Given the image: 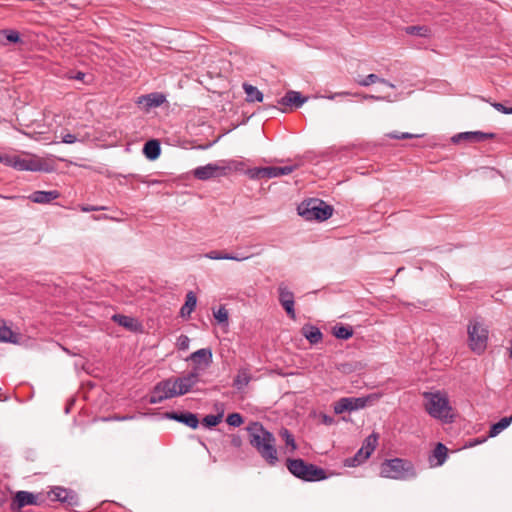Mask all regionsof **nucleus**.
<instances>
[{
  "label": "nucleus",
  "mask_w": 512,
  "mask_h": 512,
  "mask_svg": "<svg viewBox=\"0 0 512 512\" xmlns=\"http://www.w3.org/2000/svg\"><path fill=\"white\" fill-rule=\"evenodd\" d=\"M250 445L257 451L261 458L270 466H275L278 461L276 438L258 421L250 422L246 427Z\"/></svg>",
  "instance_id": "1"
},
{
  "label": "nucleus",
  "mask_w": 512,
  "mask_h": 512,
  "mask_svg": "<svg viewBox=\"0 0 512 512\" xmlns=\"http://www.w3.org/2000/svg\"><path fill=\"white\" fill-rule=\"evenodd\" d=\"M423 396L425 399V410L431 417L444 423L453 422L452 407L445 393L441 391L425 392Z\"/></svg>",
  "instance_id": "2"
},
{
  "label": "nucleus",
  "mask_w": 512,
  "mask_h": 512,
  "mask_svg": "<svg viewBox=\"0 0 512 512\" xmlns=\"http://www.w3.org/2000/svg\"><path fill=\"white\" fill-rule=\"evenodd\" d=\"M382 477L396 480H407L416 477V470L413 463L402 458L385 460L380 467Z\"/></svg>",
  "instance_id": "3"
},
{
  "label": "nucleus",
  "mask_w": 512,
  "mask_h": 512,
  "mask_svg": "<svg viewBox=\"0 0 512 512\" xmlns=\"http://www.w3.org/2000/svg\"><path fill=\"white\" fill-rule=\"evenodd\" d=\"M298 214L306 221H325L333 214L332 206L321 199L310 198L304 200L297 207Z\"/></svg>",
  "instance_id": "4"
},
{
  "label": "nucleus",
  "mask_w": 512,
  "mask_h": 512,
  "mask_svg": "<svg viewBox=\"0 0 512 512\" xmlns=\"http://www.w3.org/2000/svg\"><path fill=\"white\" fill-rule=\"evenodd\" d=\"M286 466L289 472L295 477L304 481H320L326 478L324 469L305 462L303 459H287Z\"/></svg>",
  "instance_id": "5"
},
{
  "label": "nucleus",
  "mask_w": 512,
  "mask_h": 512,
  "mask_svg": "<svg viewBox=\"0 0 512 512\" xmlns=\"http://www.w3.org/2000/svg\"><path fill=\"white\" fill-rule=\"evenodd\" d=\"M469 348L476 354H482L488 343V329L478 320H471L467 327Z\"/></svg>",
  "instance_id": "6"
},
{
  "label": "nucleus",
  "mask_w": 512,
  "mask_h": 512,
  "mask_svg": "<svg viewBox=\"0 0 512 512\" xmlns=\"http://www.w3.org/2000/svg\"><path fill=\"white\" fill-rule=\"evenodd\" d=\"M175 396H178L177 387L174 378H169L159 382L154 387L149 402L151 404H157Z\"/></svg>",
  "instance_id": "7"
},
{
  "label": "nucleus",
  "mask_w": 512,
  "mask_h": 512,
  "mask_svg": "<svg viewBox=\"0 0 512 512\" xmlns=\"http://www.w3.org/2000/svg\"><path fill=\"white\" fill-rule=\"evenodd\" d=\"M227 167L219 163H209L205 166H199L192 171L194 178L202 181L209 180L220 176H225Z\"/></svg>",
  "instance_id": "8"
},
{
  "label": "nucleus",
  "mask_w": 512,
  "mask_h": 512,
  "mask_svg": "<svg viewBox=\"0 0 512 512\" xmlns=\"http://www.w3.org/2000/svg\"><path fill=\"white\" fill-rule=\"evenodd\" d=\"M199 368L194 367L187 375L182 377L174 378L178 396L184 395L191 391V389L196 385L199 381Z\"/></svg>",
  "instance_id": "9"
},
{
  "label": "nucleus",
  "mask_w": 512,
  "mask_h": 512,
  "mask_svg": "<svg viewBox=\"0 0 512 512\" xmlns=\"http://www.w3.org/2000/svg\"><path fill=\"white\" fill-rule=\"evenodd\" d=\"M378 444V434L372 433L365 438L361 448L354 454V466L364 462L370 457Z\"/></svg>",
  "instance_id": "10"
},
{
  "label": "nucleus",
  "mask_w": 512,
  "mask_h": 512,
  "mask_svg": "<svg viewBox=\"0 0 512 512\" xmlns=\"http://www.w3.org/2000/svg\"><path fill=\"white\" fill-rule=\"evenodd\" d=\"M279 302L287 315L292 319H296V313L294 309V294L291 292L284 283L278 286Z\"/></svg>",
  "instance_id": "11"
},
{
  "label": "nucleus",
  "mask_w": 512,
  "mask_h": 512,
  "mask_svg": "<svg viewBox=\"0 0 512 512\" xmlns=\"http://www.w3.org/2000/svg\"><path fill=\"white\" fill-rule=\"evenodd\" d=\"M11 165L20 171H41L43 170V162L36 158H20L14 157Z\"/></svg>",
  "instance_id": "12"
},
{
  "label": "nucleus",
  "mask_w": 512,
  "mask_h": 512,
  "mask_svg": "<svg viewBox=\"0 0 512 512\" xmlns=\"http://www.w3.org/2000/svg\"><path fill=\"white\" fill-rule=\"evenodd\" d=\"M495 136L496 135L494 133H487V132H481V131H468V132H462V133H458V134L454 135L452 137V142L459 143L462 140H467L470 142L479 143V142H484L488 139H493V138H495Z\"/></svg>",
  "instance_id": "13"
},
{
  "label": "nucleus",
  "mask_w": 512,
  "mask_h": 512,
  "mask_svg": "<svg viewBox=\"0 0 512 512\" xmlns=\"http://www.w3.org/2000/svg\"><path fill=\"white\" fill-rule=\"evenodd\" d=\"M37 496L27 491H18L11 503V510L20 512L21 509L27 505H36Z\"/></svg>",
  "instance_id": "14"
},
{
  "label": "nucleus",
  "mask_w": 512,
  "mask_h": 512,
  "mask_svg": "<svg viewBox=\"0 0 512 512\" xmlns=\"http://www.w3.org/2000/svg\"><path fill=\"white\" fill-rule=\"evenodd\" d=\"M166 101V96L159 92H154L146 95H142L138 98L136 103L145 111H149L151 108L159 107Z\"/></svg>",
  "instance_id": "15"
},
{
  "label": "nucleus",
  "mask_w": 512,
  "mask_h": 512,
  "mask_svg": "<svg viewBox=\"0 0 512 512\" xmlns=\"http://www.w3.org/2000/svg\"><path fill=\"white\" fill-rule=\"evenodd\" d=\"M299 168V164H292V165H286L283 167H276V166H268V167H260V170L258 171L260 174L266 176V178H276L283 175H288L294 172L296 169Z\"/></svg>",
  "instance_id": "16"
},
{
  "label": "nucleus",
  "mask_w": 512,
  "mask_h": 512,
  "mask_svg": "<svg viewBox=\"0 0 512 512\" xmlns=\"http://www.w3.org/2000/svg\"><path fill=\"white\" fill-rule=\"evenodd\" d=\"M169 419L178 421L186 426L196 429L199 425V419L196 414L191 412H171L167 414Z\"/></svg>",
  "instance_id": "17"
},
{
  "label": "nucleus",
  "mask_w": 512,
  "mask_h": 512,
  "mask_svg": "<svg viewBox=\"0 0 512 512\" xmlns=\"http://www.w3.org/2000/svg\"><path fill=\"white\" fill-rule=\"evenodd\" d=\"M60 197V193L57 190L51 191H35L30 196L29 199L34 203L39 204H47L56 200Z\"/></svg>",
  "instance_id": "18"
},
{
  "label": "nucleus",
  "mask_w": 512,
  "mask_h": 512,
  "mask_svg": "<svg viewBox=\"0 0 512 512\" xmlns=\"http://www.w3.org/2000/svg\"><path fill=\"white\" fill-rule=\"evenodd\" d=\"M448 457V449L443 443H437L433 449L429 462L432 466H442Z\"/></svg>",
  "instance_id": "19"
},
{
  "label": "nucleus",
  "mask_w": 512,
  "mask_h": 512,
  "mask_svg": "<svg viewBox=\"0 0 512 512\" xmlns=\"http://www.w3.org/2000/svg\"><path fill=\"white\" fill-rule=\"evenodd\" d=\"M205 257L212 260H233V261H244L251 257V255L245 254H230L218 250H212L205 254Z\"/></svg>",
  "instance_id": "20"
},
{
  "label": "nucleus",
  "mask_w": 512,
  "mask_h": 512,
  "mask_svg": "<svg viewBox=\"0 0 512 512\" xmlns=\"http://www.w3.org/2000/svg\"><path fill=\"white\" fill-rule=\"evenodd\" d=\"M307 98L303 97L297 91H288L280 100L279 104L284 106L300 107L306 102Z\"/></svg>",
  "instance_id": "21"
},
{
  "label": "nucleus",
  "mask_w": 512,
  "mask_h": 512,
  "mask_svg": "<svg viewBox=\"0 0 512 512\" xmlns=\"http://www.w3.org/2000/svg\"><path fill=\"white\" fill-rule=\"evenodd\" d=\"M187 360L194 362L196 364L195 367H198L201 362H203L205 366H208L212 362V351L209 348L199 349L193 352Z\"/></svg>",
  "instance_id": "22"
},
{
  "label": "nucleus",
  "mask_w": 512,
  "mask_h": 512,
  "mask_svg": "<svg viewBox=\"0 0 512 512\" xmlns=\"http://www.w3.org/2000/svg\"><path fill=\"white\" fill-rule=\"evenodd\" d=\"M380 397L381 394L375 392L365 396L354 397V410L372 406L378 402Z\"/></svg>",
  "instance_id": "23"
},
{
  "label": "nucleus",
  "mask_w": 512,
  "mask_h": 512,
  "mask_svg": "<svg viewBox=\"0 0 512 512\" xmlns=\"http://www.w3.org/2000/svg\"><path fill=\"white\" fill-rule=\"evenodd\" d=\"M301 332L311 344L319 343L323 337L319 328L309 324L304 325Z\"/></svg>",
  "instance_id": "24"
},
{
  "label": "nucleus",
  "mask_w": 512,
  "mask_h": 512,
  "mask_svg": "<svg viewBox=\"0 0 512 512\" xmlns=\"http://www.w3.org/2000/svg\"><path fill=\"white\" fill-rule=\"evenodd\" d=\"M112 320L130 331H136L138 328V322L130 316L115 314L112 316Z\"/></svg>",
  "instance_id": "25"
},
{
  "label": "nucleus",
  "mask_w": 512,
  "mask_h": 512,
  "mask_svg": "<svg viewBox=\"0 0 512 512\" xmlns=\"http://www.w3.org/2000/svg\"><path fill=\"white\" fill-rule=\"evenodd\" d=\"M250 381H251L250 370L248 368H240L238 370L236 377L234 378L233 386L236 389L241 390L245 386H247Z\"/></svg>",
  "instance_id": "26"
},
{
  "label": "nucleus",
  "mask_w": 512,
  "mask_h": 512,
  "mask_svg": "<svg viewBox=\"0 0 512 512\" xmlns=\"http://www.w3.org/2000/svg\"><path fill=\"white\" fill-rule=\"evenodd\" d=\"M143 152L150 160H155L161 153L160 143L158 140H149L144 144Z\"/></svg>",
  "instance_id": "27"
},
{
  "label": "nucleus",
  "mask_w": 512,
  "mask_h": 512,
  "mask_svg": "<svg viewBox=\"0 0 512 512\" xmlns=\"http://www.w3.org/2000/svg\"><path fill=\"white\" fill-rule=\"evenodd\" d=\"M243 89L246 93L247 102H262L263 101V93L255 86L244 83Z\"/></svg>",
  "instance_id": "28"
},
{
  "label": "nucleus",
  "mask_w": 512,
  "mask_h": 512,
  "mask_svg": "<svg viewBox=\"0 0 512 512\" xmlns=\"http://www.w3.org/2000/svg\"><path fill=\"white\" fill-rule=\"evenodd\" d=\"M197 298L195 294L190 291L186 295V301L184 305L180 309V314L182 317H190L191 313L196 307Z\"/></svg>",
  "instance_id": "29"
},
{
  "label": "nucleus",
  "mask_w": 512,
  "mask_h": 512,
  "mask_svg": "<svg viewBox=\"0 0 512 512\" xmlns=\"http://www.w3.org/2000/svg\"><path fill=\"white\" fill-rule=\"evenodd\" d=\"M0 342L18 343V335L7 327L3 320H0Z\"/></svg>",
  "instance_id": "30"
},
{
  "label": "nucleus",
  "mask_w": 512,
  "mask_h": 512,
  "mask_svg": "<svg viewBox=\"0 0 512 512\" xmlns=\"http://www.w3.org/2000/svg\"><path fill=\"white\" fill-rule=\"evenodd\" d=\"M512 423V416L503 417L498 422L494 423L489 430V437H496L504 429H506Z\"/></svg>",
  "instance_id": "31"
},
{
  "label": "nucleus",
  "mask_w": 512,
  "mask_h": 512,
  "mask_svg": "<svg viewBox=\"0 0 512 512\" xmlns=\"http://www.w3.org/2000/svg\"><path fill=\"white\" fill-rule=\"evenodd\" d=\"M357 83L364 87L369 86L374 83H383L391 88H394V85L392 83L388 82L387 80H385L383 78H380L376 74H369L368 76H366L364 78H360L357 80Z\"/></svg>",
  "instance_id": "32"
},
{
  "label": "nucleus",
  "mask_w": 512,
  "mask_h": 512,
  "mask_svg": "<svg viewBox=\"0 0 512 512\" xmlns=\"http://www.w3.org/2000/svg\"><path fill=\"white\" fill-rule=\"evenodd\" d=\"M20 41V35L15 30H3L0 32V43H17Z\"/></svg>",
  "instance_id": "33"
},
{
  "label": "nucleus",
  "mask_w": 512,
  "mask_h": 512,
  "mask_svg": "<svg viewBox=\"0 0 512 512\" xmlns=\"http://www.w3.org/2000/svg\"><path fill=\"white\" fill-rule=\"evenodd\" d=\"M345 411H352V398L350 397L341 398L334 404V412L336 414H341Z\"/></svg>",
  "instance_id": "34"
},
{
  "label": "nucleus",
  "mask_w": 512,
  "mask_h": 512,
  "mask_svg": "<svg viewBox=\"0 0 512 512\" xmlns=\"http://www.w3.org/2000/svg\"><path fill=\"white\" fill-rule=\"evenodd\" d=\"M279 435L285 441L286 446L290 447L291 452H294L297 449L295 438L288 429L282 428L279 432Z\"/></svg>",
  "instance_id": "35"
},
{
  "label": "nucleus",
  "mask_w": 512,
  "mask_h": 512,
  "mask_svg": "<svg viewBox=\"0 0 512 512\" xmlns=\"http://www.w3.org/2000/svg\"><path fill=\"white\" fill-rule=\"evenodd\" d=\"M409 35L428 37L430 35V29L426 26H408L405 29Z\"/></svg>",
  "instance_id": "36"
},
{
  "label": "nucleus",
  "mask_w": 512,
  "mask_h": 512,
  "mask_svg": "<svg viewBox=\"0 0 512 512\" xmlns=\"http://www.w3.org/2000/svg\"><path fill=\"white\" fill-rule=\"evenodd\" d=\"M68 495V489L62 488V487H55L51 490L49 493V496L52 500H57L62 503H64L65 500H67Z\"/></svg>",
  "instance_id": "37"
},
{
  "label": "nucleus",
  "mask_w": 512,
  "mask_h": 512,
  "mask_svg": "<svg viewBox=\"0 0 512 512\" xmlns=\"http://www.w3.org/2000/svg\"><path fill=\"white\" fill-rule=\"evenodd\" d=\"M222 417H223V415L221 413L217 414V415H212V414L206 415L203 418L202 423L205 427L211 428V427L218 425L221 422Z\"/></svg>",
  "instance_id": "38"
},
{
  "label": "nucleus",
  "mask_w": 512,
  "mask_h": 512,
  "mask_svg": "<svg viewBox=\"0 0 512 512\" xmlns=\"http://www.w3.org/2000/svg\"><path fill=\"white\" fill-rule=\"evenodd\" d=\"M226 422L233 427H239L244 423V418L240 413L234 412L227 416Z\"/></svg>",
  "instance_id": "39"
},
{
  "label": "nucleus",
  "mask_w": 512,
  "mask_h": 512,
  "mask_svg": "<svg viewBox=\"0 0 512 512\" xmlns=\"http://www.w3.org/2000/svg\"><path fill=\"white\" fill-rule=\"evenodd\" d=\"M333 334L339 339H348L352 336V330L344 326H335Z\"/></svg>",
  "instance_id": "40"
},
{
  "label": "nucleus",
  "mask_w": 512,
  "mask_h": 512,
  "mask_svg": "<svg viewBox=\"0 0 512 512\" xmlns=\"http://www.w3.org/2000/svg\"><path fill=\"white\" fill-rule=\"evenodd\" d=\"M214 318L222 324L228 323V311L225 306H220L217 311L213 312Z\"/></svg>",
  "instance_id": "41"
},
{
  "label": "nucleus",
  "mask_w": 512,
  "mask_h": 512,
  "mask_svg": "<svg viewBox=\"0 0 512 512\" xmlns=\"http://www.w3.org/2000/svg\"><path fill=\"white\" fill-rule=\"evenodd\" d=\"M189 343V337L182 334L177 338L176 346L179 350H187L189 348Z\"/></svg>",
  "instance_id": "42"
},
{
  "label": "nucleus",
  "mask_w": 512,
  "mask_h": 512,
  "mask_svg": "<svg viewBox=\"0 0 512 512\" xmlns=\"http://www.w3.org/2000/svg\"><path fill=\"white\" fill-rule=\"evenodd\" d=\"M492 106L499 112L503 114H512V107H506L504 104L496 102L493 103Z\"/></svg>",
  "instance_id": "43"
},
{
  "label": "nucleus",
  "mask_w": 512,
  "mask_h": 512,
  "mask_svg": "<svg viewBox=\"0 0 512 512\" xmlns=\"http://www.w3.org/2000/svg\"><path fill=\"white\" fill-rule=\"evenodd\" d=\"M77 502H78L77 495L73 491L68 490L67 500H65L64 503L69 506H74V505H77Z\"/></svg>",
  "instance_id": "44"
},
{
  "label": "nucleus",
  "mask_w": 512,
  "mask_h": 512,
  "mask_svg": "<svg viewBox=\"0 0 512 512\" xmlns=\"http://www.w3.org/2000/svg\"><path fill=\"white\" fill-rule=\"evenodd\" d=\"M62 142L66 144H72L77 141V137L74 134L67 133L62 136Z\"/></svg>",
  "instance_id": "45"
},
{
  "label": "nucleus",
  "mask_w": 512,
  "mask_h": 512,
  "mask_svg": "<svg viewBox=\"0 0 512 512\" xmlns=\"http://www.w3.org/2000/svg\"><path fill=\"white\" fill-rule=\"evenodd\" d=\"M231 445L235 448H240L242 446V439L238 435H233L231 438Z\"/></svg>",
  "instance_id": "46"
},
{
  "label": "nucleus",
  "mask_w": 512,
  "mask_h": 512,
  "mask_svg": "<svg viewBox=\"0 0 512 512\" xmlns=\"http://www.w3.org/2000/svg\"><path fill=\"white\" fill-rule=\"evenodd\" d=\"M105 207H98V206H82L81 207V211L83 212H91V211H101V210H104Z\"/></svg>",
  "instance_id": "47"
},
{
  "label": "nucleus",
  "mask_w": 512,
  "mask_h": 512,
  "mask_svg": "<svg viewBox=\"0 0 512 512\" xmlns=\"http://www.w3.org/2000/svg\"><path fill=\"white\" fill-rule=\"evenodd\" d=\"M353 97H354V99L359 98L360 100H363V99L380 100V99H382L381 97H377V96H373V95H362V94H358V93H354Z\"/></svg>",
  "instance_id": "48"
},
{
  "label": "nucleus",
  "mask_w": 512,
  "mask_h": 512,
  "mask_svg": "<svg viewBox=\"0 0 512 512\" xmlns=\"http://www.w3.org/2000/svg\"><path fill=\"white\" fill-rule=\"evenodd\" d=\"M422 136H423V134H412V133H408V132H402L401 133V138L402 139L420 138Z\"/></svg>",
  "instance_id": "49"
},
{
  "label": "nucleus",
  "mask_w": 512,
  "mask_h": 512,
  "mask_svg": "<svg viewBox=\"0 0 512 512\" xmlns=\"http://www.w3.org/2000/svg\"><path fill=\"white\" fill-rule=\"evenodd\" d=\"M401 133L402 132L393 131V132L387 133L385 136L388 138H391V139L402 140Z\"/></svg>",
  "instance_id": "50"
},
{
  "label": "nucleus",
  "mask_w": 512,
  "mask_h": 512,
  "mask_svg": "<svg viewBox=\"0 0 512 512\" xmlns=\"http://www.w3.org/2000/svg\"><path fill=\"white\" fill-rule=\"evenodd\" d=\"M260 170V167L259 168H255L253 171H252V177H257V178H266V176L260 174L258 171Z\"/></svg>",
  "instance_id": "51"
},
{
  "label": "nucleus",
  "mask_w": 512,
  "mask_h": 512,
  "mask_svg": "<svg viewBox=\"0 0 512 512\" xmlns=\"http://www.w3.org/2000/svg\"><path fill=\"white\" fill-rule=\"evenodd\" d=\"M332 421H333V420H332V418H331V417L326 416V415H324V416H323V422H324L325 424H332Z\"/></svg>",
  "instance_id": "52"
},
{
  "label": "nucleus",
  "mask_w": 512,
  "mask_h": 512,
  "mask_svg": "<svg viewBox=\"0 0 512 512\" xmlns=\"http://www.w3.org/2000/svg\"><path fill=\"white\" fill-rule=\"evenodd\" d=\"M85 77V74L83 72H78L77 75L75 76V78L77 80H83Z\"/></svg>",
  "instance_id": "53"
},
{
  "label": "nucleus",
  "mask_w": 512,
  "mask_h": 512,
  "mask_svg": "<svg viewBox=\"0 0 512 512\" xmlns=\"http://www.w3.org/2000/svg\"><path fill=\"white\" fill-rule=\"evenodd\" d=\"M344 465L347 467H351L352 466V458L345 459Z\"/></svg>",
  "instance_id": "54"
}]
</instances>
